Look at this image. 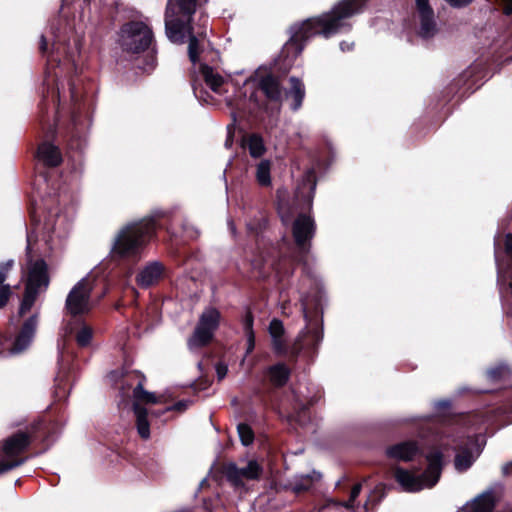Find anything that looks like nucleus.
<instances>
[{"mask_svg":"<svg viewBox=\"0 0 512 512\" xmlns=\"http://www.w3.org/2000/svg\"><path fill=\"white\" fill-rule=\"evenodd\" d=\"M364 3L365 0H343L331 12L304 21L301 25L293 28V34L286 47H296L300 52L302 50L301 42L315 35H323L328 38L341 32L347 26L346 19L360 12Z\"/></svg>","mask_w":512,"mask_h":512,"instance_id":"nucleus-1","label":"nucleus"},{"mask_svg":"<svg viewBox=\"0 0 512 512\" xmlns=\"http://www.w3.org/2000/svg\"><path fill=\"white\" fill-rule=\"evenodd\" d=\"M197 0H168L165 9V33L174 43H184L189 37L188 55L195 65L199 59L198 39L192 34V18Z\"/></svg>","mask_w":512,"mask_h":512,"instance_id":"nucleus-2","label":"nucleus"},{"mask_svg":"<svg viewBox=\"0 0 512 512\" xmlns=\"http://www.w3.org/2000/svg\"><path fill=\"white\" fill-rule=\"evenodd\" d=\"M156 231L153 219H144L124 227L117 235L113 253L121 257L134 256L152 238Z\"/></svg>","mask_w":512,"mask_h":512,"instance_id":"nucleus-3","label":"nucleus"},{"mask_svg":"<svg viewBox=\"0 0 512 512\" xmlns=\"http://www.w3.org/2000/svg\"><path fill=\"white\" fill-rule=\"evenodd\" d=\"M441 453L436 452L427 457L428 467L424 473L408 471L402 468H396L394 477L402 489L406 492H417L424 488L434 486L441 474Z\"/></svg>","mask_w":512,"mask_h":512,"instance_id":"nucleus-4","label":"nucleus"},{"mask_svg":"<svg viewBox=\"0 0 512 512\" xmlns=\"http://www.w3.org/2000/svg\"><path fill=\"white\" fill-rule=\"evenodd\" d=\"M49 285L47 265L39 259L28 265L27 282L23 300L19 308V314H26L33 306L38 293L45 291Z\"/></svg>","mask_w":512,"mask_h":512,"instance_id":"nucleus-5","label":"nucleus"},{"mask_svg":"<svg viewBox=\"0 0 512 512\" xmlns=\"http://www.w3.org/2000/svg\"><path fill=\"white\" fill-rule=\"evenodd\" d=\"M30 444V436L25 432H18L7 438L0 445V473L9 471L24 463L22 454Z\"/></svg>","mask_w":512,"mask_h":512,"instance_id":"nucleus-6","label":"nucleus"},{"mask_svg":"<svg viewBox=\"0 0 512 512\" xmlns=\"http://www.w3.org/2000/svg\"><path fill=\"white\" fill-rule=\"evenodd\" d=\"M95 285L93 276H86L77 282L66 298V309L71 315H82L92 309L91 292Z\"/></svg>","mask_w":512,"mask_h":512,"instance_id":"nucleus-7","label":"nucleus"},{"mask_svg":"<svg viewBox=\"0 0 512 512\" xmlns=\"http://www.w3.org/2000/svg\"><path fill=\"white\" fill-rule=\"evenodd\" d=\"M220 312L213 308H207L201 314L194 333L188 340L190 349L205 346L212 339L214 332L220 323Z\"/></svg>","mask_w":512,"mask_h":512,"instance_id":"nucleus-8","label":"nucleus"},{"mask_svg":"<svg viewBox=\"0 0 512 512\" xmlns=\"http://www.w3.org/2000/svg\"><path fill=\"white\" fill-rule=\"evenodd\" d=\"M122 41L127 51L138 53L152 44V29L143 22L128 23L122 28Z\"/></svg>","mask_w":512,"mask_h":512,"instance_id":"nucleus-9","label":"nucleus"},{"mask_svg":"<svg viewBox=\"0 0 512 512\" xmlns=\"http://www.w3.org/2000/svg\"><path fill=\"white\" fill-rule=\"evenodd\" d=\"M133 397V411L136 417V427L138 434L143 439H148L150 437V424L147 419L148 412L144 407L140 405V402H144L146 404H156L160 402V399L154 393L146 391L143 388L142 383H139L134 388Z\"/></svg>","mask_w":512,"mask_h":512,"instance_id":"nucleus-10","label":"nucleus"},{"mask_svg":"<svg viewBox=\"0 0 512 512\" xmlns=\"http://www.w3.org/2000/svg\"><path fill=\"white\" fill-rule=\"evenodd\" d=\"M315 222L313 218L306 214H300L292 224V235L297 247L308 252L311 247V240L315 235Z\"/></svg>","mask_w":512,"mask_h":512,"instance_id":"nucleus-11","label":"nucleus"},{"mask_svg":"<svg viewBox=\"0 0 512 512\" xmlns=\"http://www.w3.org/2000/svg\"><path fill=\"white\" fill-rule=\"evenodd\" d=\"M261 474L262 467L255 460L249 461L244 468H238L235 464L226 468V477L234 486H242L244 480H257Z\"/></svg>","mask_w":512,"mask_h":512,"instance_id":"nucleus-12","label":"nucleus"},{"mask_svg":"<svg viewBox=\"0 0 512 512\" xmlns=\"http://www.w3.org/2000/svg\"><path fill=\"white\" fill-rule=\"evenodd\" d=\"M37 327V316L30 317L23 325L12 347L13 353H20L31 343Z\"/></svg>","mask_w":512,"mask_h":512,"instance_id":"nucleus-13","label":"nucleus"},{"mask_svg":"<svg viewBox=\"0 0 512 512\" xmlns=\"http://www.w3.org/2000/svg\"><path fill=\"white\" fill-rule=\"evenodd\" d=\"M164 267L159 262H152L145 266L137 275L136 281L141 287L156 284L163 276Z\"/></svg>","mask_w":512,"mask_h":512,"instance_id":"nucleus-14","label":"nucleus"},{"mask_svg":"<svg viewBox=\"0 0 512 512\" xmlns=\"http://www.w3.org/2000/svg\"><path fill=\"white\" fill-rule=\"evenodd\" d=\"M419 452L416 442L407 441L391 446L387 450V455L393 459L409 461Z\"/></svg>","mask_w":512,"mask_h":512,"instance_id":"nucleus-15","label":"nucleus"},{"mask_svg":"<svg viewBox=\"0 0 512 512\" xmlns=\"http://www.w3.org/2000/svg\"><path fill=\"white\" fill-rule=\"evenodd\" d=\"M494 504L493 494L487 492L466 503L458 512H492Z\"/></svg>","mask_w":512,"mask_h":512,"instance_id":"nucleus-16","label":"nucleus"},{"mask_svg":"<svg viewBox=\"0 0 512 512\" xmlns=\"http://www.w3.org/2000/svg\"><path fill=\"white\" fill-rule=\"evenodd\" d=\"M37 157L45 165L51 167L58 166L62 161L59 149L55 145L48 142H44L39 145Z\"/></svg>","mask_w":512,"mask_h":512,"instance_id":"nucleus-17","label":"nucleus"},{"mask_svg":"<svg viewBox=\"0 0 512 512\" xmlns=\"http://www.w3.org/2000/svg\"><path fill=\"white\" fill-rule=\"evenodd\" d=\"M258 85L268 99L272 101H279L281 99V85L276 77L270 74L263 76L260 78Z\"/></svg>","mask_w":512,"mask_h":512,"instance_id":"nucleus-18","label":"nucleus"},{"mask_svg":"<svg viewBox=\"0 0 512 512\" xmlns=\"http://www.w3.org/2000/svg\"><path fill=\"white\" fill-rule=\"evenodd\" d=\"M269 333L272 338L274 350L279 354H283L285 352L286 345L283 338L284 326L282 321L273 319L269 324Z\"/></svg>","mask_w":512,"mask_h":512,"instance_id":"nucleus-19","label":"nucleus"},{"mask_svg":"<svg viewBox=\"0 0 512 512\" xmlns=\"http://www.w3.org/2000/svg\"><path fill=\"white\" fill-rule=\"evenodd\" d=\"M201 74L207 86L216 93L222 92V86L225 84V79L222 75L208 65H201Z\"/></svg>","mask_w":512,"mask_h":512,"instance_id":"nucleus-20","label":"nucleus"},{"mask_svg":"<svg viewBox=\"0 0 512 512\" xmlns=\"http://www.w3.org/2000/svg\"><path fill=\"white\" fill-rule=\"evenodd\" d=\"M270 381L275 386H283L289 379L290 370L282 363L276 364L268 370Z\"/></svg>","mask_w":512,"mask_h":512,"instance_id":"nucleus-21","label":"nucleus"},{"mask_svg":"<svg viewBox=\"0 0 512 512\" xmlns=\"http://www.w3.org/2000/svg\"><path fill=\"white\" fill-rule=\"evenodd\" d=\"M291 88L289 91L290 96L293 98L292 109L298 110L305 97V88L301 80L296 77L290 78Z\"/></svg>","mask_w":512,"mask_h":512,"instance_id":"nucleus-22","label":"nucleus"},{"mask_svg":"<svg viewBox=\"0 0 512 512\" xmlns=\"http://www.w3.org/2000/svg\"><path fill=\"white\" fill-rule=\"evenodd\" d=\"M244 147L248 149L250 155L254 158H258L265 152V146L263 140L258 135H250L244 141Z\"/></svg>","mask_w":512,"mask_h":512,"instance_id":"nucleus-23","label":"nucleus"},{"mask_svg":"<svg viewBox=\"0 0 512 512\" xmlns=\"http://www.w3.org/2000/svg\"><path fill=\"white\" fill-rule=\"evenodd\" d=\"M271 163L268 160H262L256 169V179L261 186H270L271 184Z\"/></svg>","mask_w":512,"mask_h":512,"instance_id":"nucleus-24","label":"nucleus"},{"mask_svg":"<svg viewBox=\"0 0 512 512\" xmlns=\"http://www.w3.org/2000/svg\"><path fill=\"white\" fill-rule=\"evenodd\" d=\"M421 19V27H420V35L423 38H429L433 36L436 32V25L433 20V12L427 14H420Z\"/></svg>","mask_w":512,"mask_h":512,"instance_id":"nucleus-25","label":"nucleus"},{"mask_svg":"<svg viewBox=\"0 0 512 512\" xmlns=\"http://www.w3.org/2000/svg\"><path fill=\"white\" fill-rule=\"evenodd\" d=\"M510 375L511 371L506 365H499L487 372V376L492 382L506 381L510 378Z\"/></svg>","mask_w":512,"mask_h":512,"instance_id":"nucleus-26","label":"nucleus"},{"mask_svg":"<svg viewBox=\"0 0 512 512\" xmlns=\"http://www.w3.org/2000/svg\"><path fill=\"white\" fill-rule=\"evenodd\" d=\"M93 330L90 326L82 324L76 332V341L78 345L85 347L91 342Z\"/></svg>","mask_w":512,"mask_h":512,"instance_id":"nucleus-27","label":"nucleus"},{"mask_svg":"<svg viewBox=\"0 0 512 512\" xmlns=\"http://www.w3.org/2000/svg\"><path fill=\"white\" fill-rule=\"evenodd\" d=\"M474 457L468 451L458 454L455 458V467L458 471L467 470L473 463Z\"/></svg>","mask_w":512,"mask_h":512,"instance_id":"nucleus-28","label":"nucleus"},{"mask_svg":"<svg viewBox=\"0 0 512 512\" xmlns=\"http://www.w3.org/2000/svg\"><path fill=\"white\" fill-rule=\"evenodd\" d=\"M237 430L243 445L248 446L253 442L254 433L249 425L241 423L238 425Z\"/></svg>","mask_w":512,"mask_h":512,"instance_id":"nucleus-29","label":"nucleus"},{"mask_svg":"<svg viewBox=\"0 0 512 512\" xmlns=\"http://www.w3.org/2000/svg\"><path fill=\"white\" fill-rule=\"evenodd\" d=\"M252 318L247 317L245 322V329H246V335H247V354L251 353L255 347V336L252 329Z\"/></svg>","mask_w":512,"mask_h":512,"instance_id":"nucleus-30","label":"nucleus"},{"mask_svg":"<svg viewBox=\"0 0 512 512\" xmlns=\"http://www.w3.org/2000/svg\"><path fill=\"white\" fill-rule=\"evenodd\" d=\"M312 485V477L310 475H306L301 477L300 482H296L294 484V490L296 492H301L304 490H308Z\"/></svg>","mask_w":512,"mask_h":512,"instance_id":"nucleus-31","label":"nucleus"},{"mask_svg":"<svg viewBox=\"0 0 512 512\" xmlns=\"http://www.w3.org/2000/svg\"><path fill=\"white\" fill-rule=\"evenodd\" d=\"M13 260H9L7 262L0 263V285H4L3 283L7 279V275L13 267Z\"/></svg>","mask_w":512,"mask_h":512,"instance_id":"nucleus-32","label":"nucleus"},{"mask_svg":"<svg viewBox=\"0 0 512 512\" xmlns=\"http://www.w3.org/2000/svg\"><path fill=\"white\" fill-rule=\"evenodd\" d=\"M11 295V289L9 285H0V308L4 307Z\"/></svg>","mask_w":512,"mask_h":512,"instance_id":"nucleus-33","label":"nucleus"},{"mask_svg":"<svg viewBox=\"0 0 512 512\" xmlns=\"http://www.w3.org/2000/svg\"><path fill=\"white\" fill-rule=\"evenodd\" d=\"M361 488H362L361 484H356L353 486V488L351 490L349 501L343 504L346 508H354L353 502L359 496V494L361 492Z\"/></svg>","mask_w":512,"mask_h":512,"instance_id":"nucleus-34","label":"nucleus"},{"mask_svg":"<svg viewBox=\"0 0 512 512\" xmlns=\"http://www.w3.org/2000/svg\"><path fill=\"white\" fill-rule=\"evenodd\" d=\"M416 5L419 11V14H427L432 13V9L429 6V0H416Z\"/></svg>","mask_w":512,"mask_h":512,"instance_id":"nucleus-35","label":"nucleus"},{"mask_svg":"<svg viewBox=\"0 0 512 512\" xmlns=\"http://www.w3.org/2000/svg\"><path fill=\"white\" fill-rule=\"evenodd\" d=\"M505 251L512 259V234L510 233L505 236Z\"/></svg>","mask_w":512,"mask_h":512,"instance_id":"nucleus-36","label":"nucleus"},{"mask_svg":"<svg viewBox=\"0 0 512 512\" xmlns=\"http://www.w3.org/2000/svg\"><path fill=\"white\" fill-rule=\"evenodd\" d=\"M451 6L454 7H462L469 4L472 0H445Z\"/></svg>","mask_w":512,"mask_h":512,"instance_id":"nucleus-37","label":"nucleus"},{"mask_svg":"<svg viewBox=\"0 0 512 512\" xmlns=\"http://www.w3.org/2000/svg\"><path fill=\"white\" fill-rule=\"evenodd\" d=\"M503 11L506 15L512 14V0H503Z\"/></svg>","mask_w":512,"mask_h":512,"instance_id":"nucleus-38","label":"nucleus"},{"mask_svg":"<svg viewBox=\"0 0 512 512\" xmlns=\"http://www.w3.org/2000/svg\"><path fill=\"white\" fill-rule=\"evenodd\" d=\"M217 375H218V378L221 380L223 379L225 376H226V373H227V367L224 366V365H217Z\"/></svg>","mask_w":512,"mask_h":512,"instance_id":"nucleus-39","label":"nucleus"},{"mask_svg":"<svg viewBox=\"0 0 512 512\" xmlns=\"http://www.w3.org/2000/svg\"><path fill=\"white\" fill-rule=\"evenodd\" d=\"M502 472L506 476L512 475V461L502 467Z\"/></svg>","mask_w":512,"mask_h":512,"instance_id":"nucleus-40","label":"nucleus"},{"mask_svg":"<svg viewBox=\"0 0 512 512\" xmlns=\"http://www.w3.org/2000/svg\"><path fill=\"white\" fill-rule=\"evenodd\" d=\"M47 45H48V44H47V40H46L45 36H44V35H42V36H41V39H40V50H41L42 52H45V51H46V49H47Z\"/></svg>","mask_w":512,"mask_h":512,"instance_id":"nucleus-41","label":"nucleus"},{"mask_svg":"<svg viewBox=\"0 0 512 512\" xmlns=\"http://www.w3.org/2000/svg\"><path fill=\"white\" fill-rule=\"evenodd\" d=\"M340 46H341L342 51H346V50H350L352 48L353 43L348 44L346 42H342Z\"/></svg>","mask_w":512,"mask_h":512,"instance_id":"nucleus-42","label":"nucleus"},{"mask_svg":"<svg viewBox=\"0 0 512 512\" xmlns=\"http://www.w3.org/2000/svg\"><path fill=\"white\" fill-rule=\"evenodd\" d=\"M364 508L367 510L368 509V503H365L364 504Z\"/></svg>","mask_w":512,"mask_h":512,"instance_id":"nucleus-43","label":"nucleus"}]
</instances>
